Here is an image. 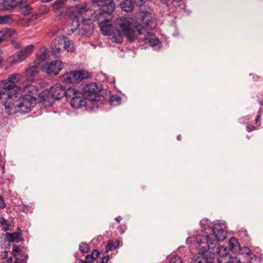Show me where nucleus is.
<instances>
[{
    "label": "nucleus",
    "instance_id": "nucleus-39",
    "mask_svg": "<svg viewBox=\"0 0 263 263\" xmlns=\"http://www.w3.org/2000/svg\"><path fill=\"white\" fill-rule=\"evenodd\" d=\"M79 250L84 254L87 253L89 250L88 245L86 242H81L79 245Z\"/></svg>",
    "mask_w": 263,
    "mask_h": 263
},
{
    "label": "nucleus",
    "instance_id": "nucleus-50",
    "mask_svg": "<svg viewBox=\"0 0 263 263\" xmlns=\"http://www.w3.org/2000/svg\"><path fill=\"white\" fill-rule=\"evenodd\" d=\"M23 208H24L23 209V210H23L24 212H25V211H28L29 210V207H28V206H26V205H23Z\"/></svg>",
    "mask_w": 263,
    "mask_h": 263
},
{
    "label": "nucleus",
    "instance_id": "nucleus-9",
    "mask_svg": "<svg viewBox=\"0 0 263 263\" xmlns=\"http://www.w3.org/2000/svg\"><path fill=\"white\" fill-rule=\"evenodd\" d=\"M79 14L77 12L69 10L66 14V19L67 25L71 28V30L73 32L77 29L80 25V22L78 17Z\"/></svg>",
    "mask_w": 263,
    "mask_h": 263
},
{
    "label": "nucleus",
    "instance_id": "nucleus-31",
    "mask_svg": "<svg viewBox=\"0 0 263 263\" xmlns=\"http://www.w3.org/2000/svg\"><path fill=\"white\" fill-rule=\"evenodd\" d=\"M65 96L67 99H71L72 97H75V96L79 95L80 93L75 88L72 87H68L67 89L65 88Z\"/></svg>",
    "mask_w": 263,
    "mask_h": 263
},
{
    "label": "nucleus",
    "instance_id": "nucleus-18",
    "mask_svg": "<svg viewBox=\"0 0 263 263\" xmlns=\"http://www.w3.org/2000/svg\"><path fill=\"white\" fill-rule=\"evenodd\" d=\"M34 48L33 45H29L23 48L17 53L21 61L25 60L32 51Z\"/></svg>",
    "mask_w": 263,
    "mask_h": 263
},
{
    "label": "nucleus",
    "instance_id": "nucleus-24",
    "mask_svg": "<svg viewBox=\"0 0 263 263\" xmlns=\"http://www.w3.org/2000/svg\"><path fill=\"white\" fill-rule=\"evenodd\" d=\"M120 243H122V240L119 239H116V240H110L108 241L106 246V252L108 253L109 251H112L118 248Z\"/></svg>",
    "mask_w": 263,
    "mask_h": 263
},
{
    "label": "nucleus",
    "instance_id": "nucleus-54",
    "mask_svg": "<svg viewBox=\"0 0 263 263\" xmlns=\"http://www.w3.org/2000/svg\"><path fill=\"white\" fill-rule=\"evenodd\" d=\"M177 140H178V141H181V139H182L181 136L180 135H178V136H177Z\"/></svg>",
    "mask_w": 263,
    "mask_h": 263
},
{
    "label": "nucleus",
    "instance_id": "nucleus-10",
    "mask_svg": "<svg viewBox=\"0 0 263 263\" xmlns=\"http://www.w3.org/2000/svg\"><path fill=\"white\" fill-rule=\"evenodd\" d=\"M64 43V37H58L55 38L51 44V53L54 58H58L60 55L63 45Z\"/></svg>",
    "mask_w": 263,
    "mask_h": 263
},
{
    "label": "nucleus",
    "instance_id": "nucleus-53",
    "mask_svg": "<svg viewBox=\"0 0 263 263\" xmlns=\"http://www.w3.org/2000/svg\"><path fill=\"white\" fill-rule=\"evenodd\" d=\"M7 255H8V252H7V251H5L3 252V257H4V258H6V257H7Z\"/></svg>",
    "mask_w": 263,
    "mask_h": 263
},
{
    "label": "nucleus",
    "instance_id": "nucleus-4",
    "mask_svg": "<svg viewBox=\"0 0 263 263\" xmlns=\"http://www.w3.org/2000/svg\"><path fill=\"white\" fill-rule=\"evenodd\" d=\"M20 76L18 74H11L7 80L1 81L3 86L1 89V100H5L4 105L5 104L12 103V101H16L18 98V93L16 89V83L20 80Z\"/></svg>",
    "mask_w": 263,
    "mask_h": 263
},
{
    "label": "nucleus",
    "instance_id": "nucleus-32",
    "mask_svg": "<svg viewBox=\"0 0 263 263\" xmlns=\"http://www.w3.org/2000/svg\"><path fill=\"white\" fill-rule=\"evenodd\" d=\"M1 227L2 230L5 232H7L8 231H11L12 229V224L10 222H8V221L3 217L1 216Z\"/></svg>",
    "mask_w": 263,
    "mask_h": 263
},
{
    "label": "nucleus",
    "instance_id": "nucleus-20",
    "mask_svg": "<svg viewBox=\"0 0 263 263\" xmlns=\"http://www.w3.org/2000/svg\"><path fill=\"white\" fill-rule=\"evenodd\" d=\"M100 255V252L98 249H94L90 254L86 256L85 260H80L79 263H93L95 259L97 258Z\"/></svg>",
    "mask_w": 263,
    "mask_h": 263
},
{
    "label": "nucleus",
    "instance_id": "nucleus-55",
    "mask_svg": "<svg viewBox=\"0 0 263 263\" xmlns=\"http://www.w3.org/2000/svg\"><path fill=\"white\" fill-rule=\"evenodd\" d=\"M12 261V257H9L8 259V260H7V261L8 262V263L11 262Z\"/></svg>",
    "mask_w": 263,
    "mask_h": 263
},
{
    "label": "nucleus",
    "instance_id": "nucleus-36",
    "mask_svg": "<svg viewBox=\"0 0 263 263\" xmlns=\"http://www.w3.org/2000/svg\"><path fill=\"white\" fill-rule=\"evenodd\" d=\"M50 93V91L44 90L42 91H39V95L37 96V99L40 102L45 101L48 98Z\"/></svg>",
    "mask_w": 263,
    "mask_h": 263
},
{
    "label": "nucleus",
    "instance_id": "nucleus-27",
    "mask_svg": "<svg viewBox=\"0 0 263 263\" xmlns=\"http://www.w3.org/2000/svg\"><path fill=\"white\" fill-rule=\"evenodd\" d=\"M144 34H147V39L145 40V41L148 40V42L151 46L155 47L158 45L160 43L158 38H149V33L142 29V34L141 35V36L143 37ZM143 41H144V40Z\"/></svg>",
    "mask_w": 263,
    "mask_h": 263
},
{
    "label": "nucleus",
    "instance_id": "nucleus-29",
    "mask_svg": "<svg viewBox=\"0 0 263 263\" xmlns=\"http://www.w3.org/2000/svg\"><path fill=\"white\" fill-rule=\"evenodd\" d=\"M237 253L242 255L245 258H246L247 260H248L251 256V254H252L253 253L251 251L250 248L245 247H240V249Z\"/></svg>",
    "mask_w": 263,
    "mask_h": 263
},
{
    "label": "nucleus",
    "instance_id": "nucleus-42",
    "mask_svg": "<svg viewBox=\"0 0 263 263\" xmlns=\"http://www.w3.org/2000/svg\"><path fill=\"white\" fill-rule=\"evenodd\" d=\"M12 250L13 253V255L14 256H16V253H20L21 252H23L22 250L20 248V245H13L12 247Z\"/></svg>",
    "mask_w": 263,
    "mask_h": 263
},
{
    "label": "nucleus",
    "instance_id": "nucleus-61",
    "mask_svg": "<svg viewBox=\"0 0 263 263\" xmlns=\"http://www.w3.org/2000/svg\"><path fill=\"white\" fill-rule=\"evenodd\" d=\"M4 173V167H3V173Z\"/></svg>",
    "mask_w": 263,
    "mask_h": 263
},
{
    "label": "nucleus",
    "instance_id": "nucleus-2",
    "mask_svg": "<svg viewBox=\"0 0 263 263\" xmlns=\"http://www.w3.org/2000/svg\"><path fill=\"white\" fill-rule=\"evenodd\" d=\"M28 93L19 96L16 101H12V103L5 104V110L8 115H13L17 112L26 114L31 111L32 107L36 104L39 89L34 87H30Z\"/></svg>",
    "mask_w": 263,
    "mask_h": 263
},
{
    "label": "nucleus",
    "instance_id": "nucleus-43",
    "mask_svg": "<svg viewBox=\"0 0 263 263\" xmlns=\"http://www.w3.org/2000/svg\"><path fill=\"white\" fill-rule=\"evenodd\" d=\"M49 8L46 5H42L40 8V12L42 14H46L48 12Z\"/></svg>",
    "mask_w": 263,
    "mask_h": 263
},
{
    "label": "nucleus",
    "instance_id": "nucleus-41",
    "mask_svg": "<svg viewBox=\"0 0 263 263\" xmlns=\"http://www.w3.org/2000/svg\"><path fill=\"white\" fill-rule=\"evenodd\" d=\"M170 263H183V261L181 257L178 256H175L171 258Z\"/></svg>",
    "mask_w": 263,
    "mask_h": 263
},
{
    "label": "nucleus",
    "instance_id": "nucleus-11",
    "mask_svg": "<svg viewBox=\"0 0 263 263\" xmlns=\"http://www.w3.org/2000/svg\"><path fill=\"white\" fill-rule=\"evenodd\" d=\"M141 22L144 26L151 29L156 26V20L154 15L149 12H141Z\"/></svg>",
    "mask_w": 263,
    "mask_h": 263
},
{
    "label": "nucleus",
    "instance_id": "nucleus-34",
    "mask_svg": "<svg viewBox=\"0 0 263 263\" xmlns=\"http://www.w3.org/2000/svg\"><path fill=\"white\" fill-rule=\"evenodd\" d=\"M12 14L1 15V24H10L14 22Z\"/></svg>",
    "mask_w": 263,
    "mask_h": 263
},
{
    "label": "nucleus",
    "instance_id": "nucleus-33",
    "mask_svg": "<svg viewBox=\"0 0 263 263\" xmlns=\"http://www.w3.org/2000/svg\"><path fill=\"white\" fill-rule=\"evenodd\" d=\"M247 260L249 263H263V257L256 256L253 253Z\"/></svg>",
    "mask_w": 263,
    "mask_h": 263
},
{
    "label": "nucleus",
    "instance_id": "nucleus-12",
    "mask_svg": "<svg viewBox=\"0 0 263 263\" xmlns=\"http://www.w3.org/2000/svg\"><path fill=\"white\" fill-rule=\"evenodd\" d=\"M65 88L61 84H57L50 88V93L52 98L60 100L65 96Z\"/></svg>",
    "mask_w": 263,
    "mask_h": 263
},
{
    "label": "nucleus",
    "instance_id": "nucleus-8",
    "mask_svg": "<svg viewBox=\"0 0 263 263\" xmlns=\"http://www.w3.org/2000/svg\"><path fill=\"white\" fill-rule=\"evenodd\" d=\"M107 17L102 16L97 13L95 14V18L99 23L100 30L105 35H111L112 32V22Z\"/></svg>",
    "mask_w": 263,
    "mask_h": 263
},
{
    "label": "nucleus",
    "instance_id": "nucleus-14",
    "mask_svg": "<svg viewBox=\"0 0 263 263\" xmlns=\"http://www.w3.org/2000/svg\"><path fill=\"white\" fill-rule=\"evenodd\" d=\"M41 68L39 66L33 65L26 69L25 72V76L27 81L32 82L34 80V77L39 72Z\"/></svg>",
    "mask_w": 263,
    "mask_h": 263
},
{
    "label": "nucleus",
    "instance_id": "nucleus-5",
    "mask_svg": "<svg viewBox=\"0 0 263 263\" xmlns=\"http://www.w3.org/2000/svg\"><path fill=\"white\" fill-rule=\"evenodd\" d=\"M82 88L81 92L87 99L91 101H99L100 97L98 93L100 91L101 88L98 87L96 83L89 82L82 83Z\"/></svg>",
    "mask_w": 263,
    "mask_h": 263
},
{
    "label": "nucleus",
    "instance_id": "nucleus-49",
    "mask_svg": "<svg viewBox=\"0 0 263 263\" xmlns=\"http://www.w3.org/2000/svg\"><path fill=\"white\" fill-rule=\"evenodd\" d=\"M260 118V113L258 112V114L257 115L256 119H255V123H257V122L258 121Z\"/></svg>",
    "mask_w": 263,
    "mask_h": 263
},
{
    "label": "nucleus",
    "instance_id": "nucleus-26",
    "mask_svg": "<svg viewBox=\"0 0 263 263\" xmlns=\"http://www.w3.org/2000/svg\"><path fill=\"white\" fill-rule=\"evenodd\" d=\"M82 24L83 25L82 29L86 32H88L93 30V26L91 19H83Z\"/></svg>",
    "mask_w": 263,
    "mask_h": 263
},
{
    "label": "nucleus",
    "instance_id": "nucleus-46",
    "mask_svg": "<svg viewBox=\"0 0 263 263\" xmlns=\"http://www.w3.org/2000/svg\"><path fill=\"white\" fill-rule=\"evenodd\" d=\"M161 3L164 5H165L166 7H169V0H161Z\"/></svg>",
    "mask_w": 263,
    "mask_h": 263
},
{
    "label": "nucleus",
    "instance_id": "nucleus-1",
    "mask_svg": "<svg viewBox=\"0 0 263 263\" xmlns=\"http://www.w3.org/2000/svg\"><path fill=\"white\" fill-rule=\"evenodd\" d=\"M226 229L225 225L222 223H216L213 228L208 227L205 229V235L196 236L194 240L196 248L202 253L209 251L210 253L217 254L220 256L228 257L230 251L237 253L240 246L238 240L234 237L229 239L228 247L217 245L218 241H222L226 238Z\"/></svg>",
    "mask_w": 263,
    "mask_h": 263
},
{
    "label": "nucleus",
    "instance_id": "nucleus-16",
    "mask_svg": "<svg viewBox=\"0 0 263 263\" xmlns=\"http://www.w3.org/2000/svg\"><path fill=\"white\" fill-rule=\"evenodd\" d=\"M73 79L75 81H81L84 79H88L91 75L88 71L83 69L79 70H73Z\"/></svg>",
    "mask_w": 263,
    "mask_h": 263
},
{
    "label": "nucleus",
    "instance_id": "nucleus-59",
    "mask_svg": "<svg viewBox=\"0 0 263 263\" xmlns=\"http://www.w3.org/2000/svg\"><path fill=\"white\" fill-rule=\"evenodd\" d=\"M27 257V255L24 256V260H26Z\"/></svg>",
    "mask_w": 263,
    "mask_h": 263
},
{
    "label": "nucleus",
    "instance_id": "nucleus-52",
    "mask_svg": "<svg viewBox=\"0 0 263 263\" xmlns=\"http://www.w3.org/2000/svg\"><path fill=\"white\" fill-rule=\"evenodd\" d=\"M14 47L16 49H18L20 48V45L18 43H15L14 44Z\"/></svg>",
    "mask_w": 263,
    "mask_h": 263
},
{
    "label": "nucleus",
    "instance_id": "nucleus-23",
    "mask_svg": "<svg viewBox=\"0 0 263 263\" xmlns=\"http://www.w3.org/2000/svg\"><path fill=\"white\" fill-rule=\"evenodd\" d=\"M169 4L170 6L166 7L170 12L175 11L178 7L184 6L183 0H169Z\"/></svg>",
    "mask_w": 263,
    "mask_h": 263
},
{
    "label": "nucleus",
    "instance_id": "nucleus-7",
    "mask_svg": "<svg viewBox=\"0 0 263 263\" xmlns=\"http://www.w3.org/2000/svg\"><path fill=\"white\" fill-rule=\"evenodd\" d=\"M63 68V63L61 60H55L46 63L41 67V70L48 75L53 76L58 74Z\"/></svg>",
    "mask_w": 263,
    "mask_h": 263
},
{
    "label": "nucleus",
    "instance_id": "nucleus-40",
    "mask_svg": "<svg viewBox=\"0 0 263 263\" xmlns=\"http://www.w3.org/2000/svg\"><path fill=\"white\" fill-rule=\"evenodd\" d=\"M20 8L22 13L24 15L28 14L31 10V7L29 5H25V6L21 7Z\"/></svg>",
    "mask_w": 263,
    "mask_h": 263
},
{
    "label": "nucleus",
    "instance_id": "nucleus-48",
    "mask_svg": "<svg viewBox=\"0 0 263 263\" xmlns=\"http://www.w3.org/2000/svg\"><path fill=\"white\" fill-rule=\"evenodd\" d=\"M207 262L208 263H214V260L213 258H208L207 257Z\"/></svg>",
    "mask_w": 263,
    "mask_h": 263
},
{
    "label": "nucleus",
    "instance_id": "nucleus-62",
    "mask_svg": "<svg viewBox=\"0 0 263 263\" xmlns=\"http://www.w3.org/2000/svg\"><path fill=\"white\" fill-rule=\"evenodd\" d=\"M3 61V59H2V58H1V63Z\"/></svg>",
    "mask_w": 263,
    "mask_h": 263
},
{
    "label": "nucleus",
    "instance_id": "nucleus-51",
    "mask_svg": "<svg viewBox=\"0 0 263 263\" xmlns=\"http://www.w3.org/2000/svg\"><path fill=\"white\" fill-rule=\"evenodd\" d=\"M115 220L116 221H117L118 222H120V220H121V216H117L115 218Z\"/></svg>",
    "mask_w": 263,
    "mask_h": 263
},
{
    "label": "nucleus",
    "instance_id": "nucleus-19",
    "mask_svg": "<svg viewBox=\"0 0 263 263\" xmlns=\"http://www.w3.org/2000/svg\"><path fill=\"white\" fill-rule=\"evenodd\" d=\"M66 2L67 0H56L54 3L52 4L55 12L62 14L64 11Z\"/></svg>",
    "mask_w": 263,
    "mask_h": 263
},
{
    "label": "nucleus",
    "instance_id": "nucleus-60",
    "mask_svg": "<svg viewBox=\"0 0 263 263\" xmlns=\"http://www.w3.org/2000/svg\"><path fill=\"white\" fill-rule=\"evenodd\" d=\"M124 233V231H121L120 232V234H123Z\"/></svg>",
    "mask_w": 263,
    "mask_h": 263
},
{
    "label": "nucleus",
    "instance_id": "nucleus-21",
    "mask_svg": "<svg viewBox=\"0 0 263 263\" xmlns=\"http://www.w3.org/2000/svg\"><path fill=\"white\" fill-rule=\"evenodd\" d=\"M228 257H229L228 260L226 256H220V258L217 259V263H243L236 257H230L229 255H228Z\"/></svg>",
    "mask_w": 263,
    "mask_h": 263
},
{
    "label": "nucleus",
    "instance_id": "nucleus-22",
    "mask_svg": "<svg viewBox=\"0 0 263 263\" xmlns=\"http://www.w3.org/2000/svg\"><path fill=\"white\" fill-rule=\"evenodd\" d=\"M18 229L21 230L20 228L18 227ZM22 235V232L20 231V232H14L10 233L9 232H7L5 234V238L6 240L9 242H12L14 241L15 240H16L17 242L18 241H21L22 239H18L17 240V238L20 236V235Z\"/></svg>",
    "mask_w": 263,
    "mask_h": 263
},
{
    "label": "nucleus",
    "instance_id": "nucleus-38",
    "mask_svg": "<svg viewBox=\"0 0 263 263\" xmlns=\"http://www.w3.org/2000/svg\"><path fill=\"white\" fill-rule=\"evenodd\" d=\"M70 42L69 40H66V38L64 37V43L63 45V49L64 50H66L68 52H73L74 51V48L72 47H70Z\"/></svg>",
    "mask_w": 263,
    "mask_h": 263
},
{
    "label": "nucleus",
    "instance_id": "nucleus-30",
    "mask_svg": "<svg viewBox=\"0 0 263 263\" xmlns=\"http://www.w3.org/2000/svg\"><path fill=\"white\" fill-rule=\"evenodd\" d=\"M49 51L45 48H42L36 55V58L39 61H43L48 57Z\"/></svg>",
    "mask_w": 263,
    "mask_h": 263
},
{
    "label": "nucleus",
    "instance_id": "nucleus-47",
    "mask_svg": "<svg viewBox=\"0 0 263 263\" xmlns=\"http://www.w3.org/2000/svg\"><path fill=\"white\" fill-rule=\"evenodd\" d=\"M6 205L4 202V200L3 198V197L1 196V209H4V208H6Z\"/></svg>",
    "mask_w": 263,
    "mask_h": 263
},
{
    "label": "nucleus",
    "instance_id": "nucleus-37",
    "mask_svg": "<svg viewBox=\"0 0 263 263\" xmlns=\"http://www.w3.org/2000/svg\"><path fill=\"white\" fill-rule=\"evenodd\" d=\"M18 62H21V61L17 53L12 55L7 60V63L10 65L14 64Z\"/></svg>",
    "mask_w": 263,
    "mask_h": 263
},
{
    "label": "nucleus",
    "instance_id": "nucleus-44",
    "mask_svg": "<svg viewBox=\"0 0 263 263\" xmlns=\"http://www.w3.org/2000/svg\"><path fill=\"white\" fill-rule=\"evenodd\" d=\"M247 130L248 132H251L256 129V127L252 125H248L246 127Z\"/></svg>",
    "mask_w": 263,
    "mask_h": 263
},
{
    "label": "nucleus",
    "instance_id": "nucleus-57",
    "mask_svg": "<svg viewBox=\"0 0 263 263\" xmlns=\"http://www.w3.org/2000/svg\"><path fill=\"white\" fill-rule=\"evenodd\" d=\"M6 210H7L6 212L7 213H9L10 212V207H7L6 208Z\"/></svg>",
    "mask_w": 263,
    "mask_h": 263
},
{
    "label": "nucleus",
    "instance_id": "nucleus-28",
    "mask_svg": "<svg viewBox=\"0 0 263 263\" xmlns=\"http://www.w3.org/2000/svg\"><path fill=\"white\" fill-rule=\"evenodd\" d=\"M61 80L63 83L67 84L73 83L74 81L73 79L72 71H70L63 74L61 77Z\"/></svg>",
    "mask_w": 263,
    "mask_h": 263
},
{
    "label": "nucleus",
    "instance_id": "nucleus-3",
    "mask_svg": "<svg viewBox=\"0 0 263 263\" xmlns=\"http://www.w3.org/2000/svg\"><path fill=\"white\" fill-rule=\"evenodd\" d=\"M115 27L118 33V36L115 40L116 43L122 42V35L125 36L130 42H133L136 39L139 41H144L147 39V34H144L143 37L141 36L142 34L141 25H136L132 27L131 21L124 17H119L116 20Z\"/></svg>",
    "mask_w": 263,
    "mask_h": 263
},
{
    "label": "nucleus",
    "instance_id": "nucleus-25",
    "mask_svg": "<svg viewBox=\"0 0 263 263\" xmlns=\"http://www.w3.org/2000/svg\"><path fill=\"white\" fill-rule=\"evenodd\" d=\"M120 7L122 10L128 12L134 9L135 5L130 0H124L120 3Z\"/></svg>",
    "mask_w": 263,
    "mask_h": 263
},
{
    "label": "nucleus",
    "instance_id": "nucleus-45",
    "mask_svg": "<svg viewBox=\"0 0 263 263\" xmlns=\"http://www.w3.org/2000/svg\"><path fill=\"white\" fill-rule=\"evenodd\" d=\"M109 259V256L108 255L104 256L102 259L100 263H107Z\"/></svg>",
    "mask_w": 263,
    "mask_h": 263
},
{
    "label": "nucleus",
    "instance_id": "nucleus-58",
    "mask_svg": "<svg viewBox=\"0 0 263 263\" xmlns=\"http://www.w3.org/2000/svg\"><path fill=\"white\" fill-rule=\"evenodd\" d=\"M17 260H18V258H16V260H15V261H14V263H20V262H19V261H17Z\"/></svg>",
    "mask_w": 263,
    "mask_h": 263
},
{
    "label": "nucleus",
    "instance_id": "nucleus-17",
    "mask_svg": "<svg viewBox=\"0 0 263 263\" xmlns=\"http://www.w3.org/2000/svg\"><path fill=\"white\" fill-rule=\"evenodd\" d=\"M1 4V10H9L21 5L20 1L18 0H3Z\"/></svg>",
    "mask_w": 263,
    "mask_h": 263
},
{
    "label": "nucleus",
    "instance_id": "nucleus-35",
    "mask_svg": "<svg viewBox=\"0 0 263 263\" xmlns=\"http://www.w3.org/2000/svg\"><path fill=\"white\" fill-rule=\"evenodd\" d=\"M121 98L117 95H111L109 97V103L111 105L117 106L121 103Z\"/></svg>",
    "mask_w": 263,
    "mask_h": 263
},
{
    "label": "nucleus",
    "instance_id": "nucleus-56",
    "mask_svg": "<svg viewBox=\"0 0 263 263\" xmlns=\"http://www.w3.org/2000/svg\"><path fill=\"white\" fill-rule=\"evenodd\" d=\"M53 31H54V34H55L56 33H57L58 31V29L57 28H55L53 29Z\"/></svg>",
    "mask_w": 263,
    "mask_h": 263
},
{
    "label": "nucleus",
    "instance_id": "nucleus-13",
    "mask_svg": "<svg viewBox=\"0 0 263 263\" xmlns=\"http://www.w3.org/2000/svg\"><path fill=\"white\" fill-rule=\"evenodd\" d=\"M82 96H83L82 93L80 92L79 95L72 97L70 101V104L72 107L80 108L86 104V98Z\"/></svg>",
    "mask_w": 263,
    "mask_h": 263
},
{
    "label": "nucleus",
    "instance_id": "nucleus-15",
    "mask_svg": "<svg viewBox=\"0 0 263 263\" xmlns=\"http://www.w3.org/2000/svg\"><path fill=\"white\" fill-rule=\"evenodd\" d=\"M15 31L10 28H4L1 29V42L14 38Z\"/></svg>",
    "mask_w": 263,
    "mask_h": 263
},
{
    "label": "nucleus",
    "instance_id": "nucleus-6",
    "mask_svg": "<svg viewBox=\"0 0 263 263\" xmlns=\"http://www.w3.org/2000/svg\"><path fill=\"white\" fill-rule=\"evenodd\" d=\"M91 2L95 7H100L99 11H95V14L97 13L103 17L112 14L116 8L113 0H91Z\"/></svg>",
    "mask_w": 263,
    "mask_h": 263
}]
</instances>
